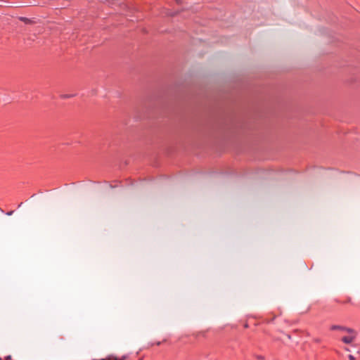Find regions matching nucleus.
<instances>
[{"label": "nucleus", "mask_w": 360, "mask_h": 360, "mask_svg": "<svg viewBox=\"0 0 360 360\" xmlns=\"http://www.w3.org/2000/svg\"><path fill=\"white\" fill-rule=\"evenodd\" d=\"M255 357L258 360H264V356L262 355H255Z\"/></svg>", "instance_id": "0eeeda50"}, {"label": "nucleus", "mask_w": 360, "mask_h": 360, "mask_svg": "<svg viewBox=\"0 0 360 360\" xmlns=\"http://www.w3.org/2000/svg\"><path fill=\"white\" fill-rule=\"evenodd\" d=\"M344 331H346L349 333H352L356 335V332L352 328L345 327Z\"/></svg>", "instance_id": "423d86ee"}, {"label": "nucleus", "mask_w": 360, "mask_h": 360, "mask_svg": "<svg viewBox=\"0 0 360 360\" xmlns=\"http://www.w3.org/2000/svg\"><path fill=\"white\" fill-rule=\"evenodd\" d=\"M71 96L70 95H63V98H70Z\"/></svg>", "instance_id": "9b49d317"}, {"label": "nucleus", "mask_w": 360, "mask_h": 360, "mask_svg": "<svg viewBox=\"0 0 360 360\" xmlns=\"http://www.w3.org/2000/svg\"><path fill=\"white\" fill-rule=\"evenodd\" d=\"M348 357H349V360H356L355 357L352 354H349Z\"/></svg>", "instance_id": "6e6552de"}, {"label": "nucleus", "mask_w": 360, "mask_h": 360, "mask_svg": "<svg viewBox=\"0 0 360 360\" xmlns=\"http://www.w3.org/2000/svg\"><path fill=\"white\" fill-rule=\"evenodd\" d=\"M345 326H339V325H333L330 327L331 330H345Z\"/></svg>", "instance_id": "20e7f679"}, {"label": "nucleus", "mask_w": 360, "mask_h": 360, "mask_svg": "<svg viewBox=\"0 0 360 360\" xmlns=\"http://www.w3.org/2000/svg\"><path fill=\"white\" fill-rule=\"evenodd\" d=\"M314 341L315 342L319 343V342H320V339L316 338V339H314Z\"/></svg>", "instance_id": "9d476101"}, {"label": "nucleus", "mask_w": 360, "mask_h": 360, "mask_svg": "<svg viewBox=\"0 0 360 360\" xmlns=\"http://www.w3.org/2000/svg\"><path fill=\"white\" fill-rule=\"evenodd\" d=\"M127 358V356H122L120 358L116 357L113 355H109L108 356V360H125Z\"/></svg>", "instance_id": "f03ea898"}, {"label": "nucleus", "mask_w": 360, "mask_h": 360, "mask_svg": "<svg viewBox=\"0 0 360 360\" xmlns=\"http://www.w3.org/2000/svg\"><path fill=\"white\" fill-rule=\"evenodd\" d=\"M19 20L25 22V24H30L32 22L31 19L27 18L26 17H19Z\"/></svg>", "instance_id": "39448f33"}, {"label": "nucleus", "mask_w": 360, "mask_h": 360, "mask_svg": "<svg viewBox=\"0 0 360 360\" xmlns=\"http://www.w3.org/2000/svg\"><path fill=\"white\" fill-rule=\"evenodd\" d=\"M127 358V356H122L120 358L116 357L113 355H109L108 356V360H125Z\"/></svg>", "instance_id": "7ed1b4c3"}, {"label": "nucleus", "mask_w": 360, "mask_h": 360, "mask_svg": "<svg viewBox=\"0 0 360 360\" xmlns=\"http://www.w3.org/2000/svg\"><path fill=\"white\" fill-rule=\"evenodd\" d=\"M157 345H160V342H157Z\"/></svg>", "instance_id": "ddd939ff"}, {"label": "nucleus", "mask_w": 360, "mask_h": 360, "mask_svg": "<svg viewBox=\"0 0 360 360\" xmlns=\"http://www.w3.org/2000/svg\"><path fill=\"white\" fill-rule=\"evenodd\" d=\"M93 360H108V356L105 359H93Z\"/></svg>", "instance_id": "f8f14e48"}, {"label": "nucleus", "mask_w": 360, "mask_h": 360, "mask_svg": "<svg viewBox=\"0 0 360 360\" xmlns=\"http://www.w3.org/2000/svg\"><path fill=\"white\" fill-rule=\"evenodd\" d=\"M13 212H14V211H13V210L12 211H9V212H6V214L8 216H11V215H12L13 214Z\"/></svg>", "instance_id": "1a4fd4ad"}, {"label": "nucleus", "mask_w": 360, "mask_h": 360, "mask_svg": "<svg viewBox=\"0 0 360 360\" xmlns=\"http://www.w3.org/2000/svg\"><path fill=\"white\" fill-rule=\"evenodd\" d=\"M356 338V335H350V336H344L342 338V341L345 344H350L352 343Z\"/></svg>", "instance_id": "f257e3e1"}, {"label": "nucleus", "mask_w": 360, "mask_h": 360, "mask_svg": "<svg viewBox=\"0 0 360 360\" xmlns=\"http://www.w3.org/2000/svg\"><path fill=\"white\" fill-rule=\"evenodd\" d=\"M0 360H3V359L0 357Z\"/></svg>", "instance_id": "4468645a"}]
</instances>
